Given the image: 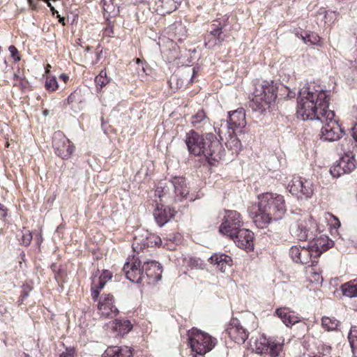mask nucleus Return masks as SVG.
Instances as JSON below:
<instances>
[{"instance_id":"obj_1","label":"nucleus","mask_w":357,"mask_h":357,"mask_svg":"<svg viewBox=\"0 0 357 357\" xmlns=\"http://www.w3.org/2000/svg\"><path fill=\"white\" fill-rule=\"evenodd\" d=\"M330 91L316 89L312 84L304 86L299 91L297 98L296 114L303 121L317 120L324 125L321 129L320 138L324 142L340 139L343 129L335 118V112L328 109Z\"/></svg>"},{"instance_id":"obj_2","label":"nucleus","mask_w":357,"mask_h":357,"mask_svg":"<svg viewBox=\"0 0 357 357\" xmlns=\"http://www.w3.org/2000/svg\"><path fill=\"white\" fill-rule=\"evenodd\" d=\"M185 142L190 154L204 156L211 165L219 161L225 155L222 144L211 132L199 135L191 130L186 134Z\"/></svg>"},{"instance_id":"obj_3","label":"nucleus","mask_w":357,"mask_h":357,"mask_svg":"<svg viewBox=\"0 0 357 357\" xmlns=\"http://www.w3.org/2000/svg\"><path fill=\"white\" fill-rule=\"evenodd\" d=\"M258 210L253 216V222L259 228L266 227L271 222L281 220L287 208L284 197L272 192L258 195Z\"/></svg>"},{"instance_id":"obj_4","label":"nucleus","mask_w":357,"mask_h":357,"mask_svg":"<svg viewBox=\"0 0 357 357\" xmlns=\"http://www.w3.org/2000/svg\"><path fill=\"white\" fill-rule=\"evenodd\" d=\"M255 86L250 107L255 112L263 114L277 98V87L273 81L266 80L257 81Z\"/></svg>"},{"instance_id":"obj_5","label":"nucleus","mask_w":357,"mask_h":357,"mask_svg":"<svg viewBox=\"0 0 357 357\" xmlns=\"http://www.w3.org/2000/svg\"><path fill=\"white\" fill-rule=\"evenodd\" d=\"M155 194L160 198L168 195L175 201H181L189 194V190L183 177H174L165 183H161L157 187Z\"/></svg>"},{"instance_id":"obj_6","label":"nucleus","mask_w":357,"mask_h":357,"mask_svg":"<svg viewBox=\"0 0 357 357\" xmlns=\"http://www.w3.org/2000/svg\"><path fill=\"white\" fill-rule=\"evenodd\" d=\"M318 226L315 220L308 214L302 215L296 223L292 225L290 232L298 241H305L317 235Z\"/></svg>"},{"instance_id":"obj_7","label":"nucleus","mask_w":357,"mask_h":357,"mask_svg":"<svg viewBox=\"0 0 357 357\" xmlns=\"http://www.w3.org/2000/svg\"><path fill=\"white\" fill-rule=\"evenodd\" d=\"M188 335L192 351L201 356L212 350L217 343L215 338L197 328L189 331Z\"/></svg>"},{"instance_id":"obj_8","label":"nucleus","mask_w":357,"mask_h":357,"mask_svg":"<svg viewBox=\"0 0 357 357\" xmlns=\"http://www.w3.org/2000/svg\"><path fill=\"white\" fill-rule=\"evenodd\" d=\"M250 347L257 354L277 357L282 350L283 340L267 339L262 335L256 337H252L250 340Z\"/></svg>"},{"instance_id":"obj_9","label":"nucleus","mask_w":357,"mask_h":357,"mask_svg":"<svg viewBox=\"0 0 357 357\" xmlns=\"http://www.w3.org/2000/svg\"><path fill=\"white\" fill-rule=\"evenodd\" d=\"M243 225L241 214L236 211H227L219 231L229 238H234Z\"/></svg>"},{"instance_id":"obj_10","label":"nucleus","mask_w":357,"mask_h":357,"mask_svg":"<svg viewBox=\"0 0 357 357\" xmlns=\"http://www.w3.org/2000/svg\"><path fill=\"white\" fill-rule=\"evenodd\" d=\"M142 262L136 255L129 256L125 263L123 271L126 278L135 283H142L145 280Z\"/></svg>"},{"instance_id":"obj_11","label":"nucleus","mask_w":357,"mask_h":357,"mask_svg":"<svg viewBox=\"0 0 357 357\" xmlns=\"http://www.w3.org/2000/svg\"><path fill=\"white\" fill-rule=\"evenodd\" d=\"M288 187L289 192L301 199L310 198L314 192L312 181L301 177H294Z\"/></svg>"},{"instance_id":"obj_12","label":"nucleus","mask_w":357,"mask_h":357,"mask_svg":"<svg viewBox=\"0 0 357 357\" xmlns=\"http://www.w3.org/2000/svg\"><path fill=\"white\" fill-rule=\"evenodd\" d=\"M52 146L55 153L63 160L69 158L75 151L74 145L60 131L54 134Z\"/></svg>"},{"instance_id":"obj_13","label":"nucleus","mask_w":357,"mask_h":357,"mask_svg":"<svg viewBox=\"0 0 357 357\" xmlns=\"http://www.w3.org/2000/svg\"><path fill=\"white\" fill-rule=\"evenodd\" d=\"M247 124L245 119V109L242 107L228 112V119L225 123V127L228 130L235 132L237 129L243 128Z\"/></svg>"},{"instance_id":"obj_14","label":"nucleus","mask_w":357,"mask_h":357,"mask_svg":"<svg viewBox=\"0 0 357 357\" xmlns=\"http://www.w3.org/2000/svg\"><path fill=\"white\" fill-rule=\"evenodd\" d=\"M225 333L234 342L243 344L248 337V332L240 324L237 319H231Z\"/></svg>"},{"instance_id":"obj_15","label":"nucleus","mask_w":357,"mask_h":357,"mask_svg":"<svg viewBox=\"0 0 357 357\" xmlns=\"http://www.w3.org/2000/svg\"><path fill=\"white\" fill-rule=\"evenodd\" d=\"M356 168V160L353 155H346L343 156L337 165L330 169L331 174L335 178L340 177L344 174H349Z\"/></svg>"},{"instance_id":"obj_16","label":"nucleus","mask_w":357,"mask_h":357,"mask_svg":"<svg viewBox=\"0 0 357 357\" xmlns=\"http://www.w3.org/2000/svg\"><path fill=\"white\" fill-rule=\"evenodd\" d=\"M143 272L145 275L144 282L151 284L159 281L162 278V267L156 261L151 260L144 262Z\"/></svg>"},{"instance_id":"obj_17","label":"nucleus","mask_w":357,"mask_h":357,"mask_svg":"<svg viewBox=\"0 0 357 357\" xmlns=\"http://www.w3.org/2000/svg\"><path fill=\"white\" fill-rule=\"evenodd\" d=\"M308 246L314 253V258L319 257L324 252L333 246V241L325 235L313 236L308 240Z\"/></svg>"},{"instance_id":"obj_18","label":"nucleus","mask_w":357,"mask_h":357,"mask_svg":"<svg viewBox=\"0 0 357 357\" xmlns=\"http://www.w3.org/2000/svg\"><path fill=\"white\" fill-rule=\"evenodd\" d=\"M235 244L241 249L247 252L254 248V234L249 229H242L238 231L234 238H231Z\"/></svg>"},{"instance_id":"obj_19","label":"nucleus","mask_w":357,"mask_h":357,"mask_svg":"<svg viewBox=\"0 0 357 357\" xmlns=\"http://www.w3.org/2000/svg\"><path fill=\"white\" fill-rule=\"evenodd\" d=\"M98 310L101 316L105 318L115 317L119 310L114 305L113 296L108 294L102 298L98 304Z\"/></svg>"},{"instance_id":"obj_20","label":"nucleus","mask_w":357,"mask_h":357,"mask_svg":"<svg viewBox=\"0 0 357 357\" xmlns=\"http://www.w3.org/2000/svg\"><path fill=\"white\" fill-rule=\"evenodd\" d=\"M222 29L220 23L212 24L211 29L205 37L204 44L206 47L210 49L219 45L225 40V36H222Z\"/></svg>"},{"instance_id":"obj_21","label":"nucleus","mask_w":357,"mask_h":357,"mask_svg":"<svg viewBox=\"0 0 357 357\" xmlns=\"http://www.w3.org/2000/svg\"><path fill=\"white\" fill-rule=\"evenodd\" d=\"M275 313L288 328H291L301 321L298 314L289 307H283L278 308Z\"/></svg>"},{"instance_id":"obj_22","label":"nucleus","mask_w":357,"mask_h":357,"mask_svg":"<svg viewBox=\"0 0 357 357\" xmlns=\"http://www.w3.org/2000/svg\"><path fill=\"white\" fill-rule=\"evenodd\" d=\"M191 125L195 129L208 131L213 128L212 124L203 109L199 110L191 116Z\"/></svg>"},{"instance_id":"obj_23","label":"nucleus","mask_w":357,"mask_h":357,"mask_svg":"<svg viewBox=\"0 0 357 357\" xmlns=\"http://www.w3.org/2000/svg\"><path fill=\"white\" fill-rule=\"evenodd\" d=\"M175 211L172 210L168 206H157L154 213L153 216L157 224L160 227H162L165 225L171 218L174 216Z\"/></svg>"},{"instance_id":"obj_24","label":"nucleus","mask_w":357,"mask_h":357,"mask_svg":"<svg viewBox=\"0 0 357 357\" xmlns=\"http://www.w3.org/2000/svg\"><path fill=\"white\" fill-rule=\"evenodd\" d=\"M210 262L216 266L217 268H218L221 272H225L227 266H231V257L222 254V253H216L213 255L209 257Z\"/></svg>"},{"instance_id":"obj_25","label":"nucleus","mask_w":357,"mask_h":357,"mask_svg":"<svg viewBox=\"0 0 357 357\" xmlns=\"http://www.w3.org/2000/svg\"><path fill=\"white\" fill-rule=\"evenodd\" d=\"M132 351L128 347H109L103 354V357H132Z\"/></svg>"},{"instance_id":"obj_26","label":"nucleus","mask_w":357,"mask_h":357,"mask_svg":"<svg viewBox=\"0 0 357 357\" xmlns=\"http://www.w3.org/2000/svg\"><path fill=\"white\" fill-rule=\"evenodd\" d=\"M169 32L178 39L179 42H182L187 35V29L185 24L181 22H176L169 26Z\"/></svg>"},{"instance_id":"obj_27","label":"nucleus","mask_w":357,"mask_h":357,"mask_svg":"<svg viewBox=\"0 0 357 357\" xmlns=\"http://www.w3.org/2000/svg\"><path fill=\"white\" fill-rule=\"evenodd\" d=\"M229 139H227L225 145L227 148L231 151L232 154H238L241 150V143L234 132L228 130Z\"/></svg>"},{"instance_id":"obj_28","label":"nucleus","mask_w":357,"mask_h":357,"mask_svg":"<svg viewBox=\"0 0 357 357\" xmlns=\"http://www.w3.org/2000/svg\"><path fill=\"white\" fill-rule=\"evenodd\" d=\"M314 258V253L311 251V249L307 245V248L303 247L302 252L301 254V257L298 258L297 263H301L302 264H308V266H314L317 263V261Z\"/></svg>"},{"instance_id":"obj_29","label":"nucleus","mask_w":357,"mask_h":357,"mask_svg":"<svg viewBox=\"0 0 357 357\" xmlns=\"http://www.w3.org/2000/svg\"><path fill=\"white\" fill-rule=\"evenodd\" d=\"M157 4L158 10L161 15L171 13L177 8V3L174 0H159Z\"/></svg>"},{"instance_id":"obj_30","label":"nucleus","mask_w":357,"mask_h":357,"mask_svg":"<svg viewBox=\"0 0 357 357\" xmlns=\"http://www.w3.org/2000/svg\"><path fill=\"white\" fill-rule=\"evenodd\" d=\"M344 296L349 298L357 297V282L350 281L341 286Z\"/></svg>"},{"instance_id":"obj_31","label":"nucleus","mask_w":357,"mask_h":357,"mask_svg":"<svg viewBox=\"0 0 357 357\" xmlns=\"http://www.w3.org/2000/svg\"><path fill=\"white\" fill-rule=\"evenodd\" d=\"M130 66L135 68L137 76L140 78H144L149 74V68L140 59H137L135 63L130 64Z\"/></svg>"},{"instance_id":"obj_32","label":"nucleus","mask_w":357,"mask_h":357,"mask_svg":"<svg viewBox=\"0 0 357 357\" xmlns=\"http://www.w3.org/2000/svg\"><path fill=\"white\" fill-rule=\"evenodd\" d=\"M339 323V321L334 317H324L321 319L322 326L327 331L336 330Z\"/></svg>"},{"instance_id":"obj_33","label":"nucleus","mask_w":357,"mask_h":357,"mask_svg":"<svg viewBox=\"0 0 357 357\" xmlns=\"http://www.w3.org/2000/svg\"><path fill=\"white\" fill-rule=\"evenodd\" d=\"M116 328L121 334L128 333L132 328V325L129 320H116Z\"/></svg>"},{"instance_id":"obj_34","label":"nucleus","mask_w":357,"mask_h":357,"mask_svg":"<svg viewBox=\"0 0 357 357\" xmlns=\"http://www.w3.org/2000/svg\"><path fill=\"white\" fill-rule=\"evenodd\" d=\"M111 79L107 77V73L105 70H102L100 73L96 77L95 82L97 86L102 88L109 83Z\"/></svg>"},{"instance_id":"obj_35","label":"nucleus","mask_w":357,"mask_h":357,"mask_svg":"<svg viewBox=\"0 0 357 357\" xmlns=\"http://www.w3.org/2000/svg\"><path fill=\"white\" fill-rule=\"evenodd\" d=\"M348 339L352 350L357 351V326L351 327Z\"/></svg>"},{"instance_id":"obj_36","label":"nucleus","mask_w":357,"mask_h":357,"mask_svg":"<svg viewBox=\"0 0 357 357\" xmlns=\"http://www.w3.org/2000/svg\"><path fill=\"white\" fill-rule=\"evenodd\" d=\"M21 234L22 236L20 240V243L24 246H28L31 243L33 238L32 233L29 230L24 228L21 231Z\"/></svg>"},{"instance_id":"obj_37","label":"nucleus","mask_w":357,"mask_h":357,"mask_svg":"<svg viewBox=\"0 0 357 357\" xmlns=\"http://www.w3.org/2000/svg\"><path fill=\"white\" fill-rule=\"evenodd\" d=\"M303 42L306 44L316 45L319 42V37L315 33H305V36H302Z\"/></svg>"},{"instance_id":"obj_38","label":"nucleus","mask_w":357,"mask_h":357,"mask_svg":"<svg viewBox=\"0 0 357 357\" xmlns=\"http://www.w3.org/2000/svg\"><path fill=\"white\" fill-rule=\"evenodd\" d=\"M188 265L192 268L204 269V262L199 258L190 257L188 261Z\"/></svg>"},{"instance_id":"obj_39","label":"nucleus","mask_w":357,"mask_h":357,"mask_svg":"<svg viewBox=\"0 0 357 357\" xmlns=\"http://www.w3.org/2000/svg\"><path fill=\"white\" fill-rule=\"evenodd\" d=\"M303 247H298L296 245L292 246L289 250V255L292 260L295 262H298L301 254L302 252Z\"/></svg>"},{"instance_id":"obj_40","label":"nucleus","mask_w":357,"mask_h":357,"mask_svg":"<svg viewBox=\"0 0 357 357\" xmlns=\"http://www.w3.org/2000/svg\"><path fill=\"white\" fill-rule=\"evenodd\" d=\"M45 87L48 91H55L58 88L56 79L54 77H47L45 81Z\"/></svg>"},{"instance_id":"obj_41","label":"nucleus","mask_w":357,"mask_h":357,"mask_svg":"<svg viewBox=\"0 0 357 357\" xmlns=\"http://www.w3.org/2000/svg\"><path fill=\"white\" fill-rule=\"evenodd\" d=\"M105 284H106V282L102 281L100 278H98V279L94 278V279H93L91 289H97L98 290H101L104 287Z\"/></svg>"},{"instance_id":"obj_42","label":"nucleus","mask_w":357,"mask_h":357,"mask_svg":"<svg viewBox=\"0 0 357 357\" xmlns=\"http://www.w3.org/2000/svg\"><path fill=\"white\" fill-rule=\"evenodd\" d=\"M8 50L10 53L12 58L14 59L15 61H18L20 60V58L18 56L19 52L14 45H10L8 47Z\"/></svg>"},{"instance_id":"obj_43","label":"nucleus","mask_w":357,"mask_h":357,"mask_svg":"<svg viewBox=\"0 0 357 357\" xmlns=\"http://www.w3.org/2000/svg\"><path fill=\"white\" fill-rule=\"evenodd\" d=\"M98 278L107 282L112 278V273L109 271L105 270L103 271L102 274L98 277Z\"/></svg>"},{"instance_id":"obj_44","label":"nucleus","mask_w":357,"mask_h":357,"mask_svg":"<svg viewBox=\"0 0 357 357\" xmlns=\"http://www.w3.org/2000/svg\"><path fill=\"white\" fill-rule=\"evenodd\" d=\"M30 290L31 289L29 287H26L23 289L21 294V303H22L23 301L28 297Z\"/></svg>"},{"instance_id":"obj_45","label":"nucleus","mask_w":357,"mask_h":357,"mask_svg":"<svg viewBox=\"0 0 357 357\" xmlns=\"http://www.w3.org/2000/svg\"><path fill=\"white\" fill-rule=\"evenodd\" d=\"M0 215L3 218L7 216V208L4 205L1 204V203H0Z\"/></svg>"},{"instance_id":"obj_46","label":"nucleus","mask_w":357,"mask_h":357,"mask_svg":"<svg viewBox=\"0 0 357 357\" xmlns=\"http://www.w3.org/2000/svg\"><path fill=\"white\" fill-rule=\"evenodd\" d=\"M73 349H67L66 352H63L59 357H73Z\"/></svg>"},{"instance_id":"obj_47","label":"nucleus","mask_w":357,"mask_h":357,"mask_svg":"<svg viewBox=\"0 0 357 357\" xmlns=\"http://www.w3.org/2000/svg\"><path fill=\"white\" fill-rule=\"evenodd\" d=\"M351 132L354 139L357 142V123L351 128Z\"/></svg>"},{"instance_id":"obj_48","label":"nucleus","mask_w":357,"mask_h":357,"mask_svg":"<svg viewBox=\"0 0 357 357\" xmlns=\"http://www.w3.org/2000/svg\"><path fill=\"white\" fill-rule=\"evenodd\" d=\"M100 291V290H98V289H92V294H91V295H92L93 298L96 299V298L98 297V295H99Z\"/></svg>"},{"instance_id":"obj_49","label":"nucleus","mask_w":357,"mask_h":357,"mask_svg":"<svg viewBox=\"0 0 357 357\" xmlns=\"http://www.w3.org/2000/svg\"><path fill=\"white\" fill-rule=\"evenodd\" d=\"M27 1H28V3H29L30 7L31 8V9H33V10L36 9L37 5H36V2L34 1V0H27Z\"/></svg>"},{"instance_id":"obj_50","label":"nucleus","mask_w":357,"mask_h":357,"mask_svg":"<svg viewBox=\"0 0 357 357\" xmlns=\"http://www.w3.org/2000/svg\"><path fill=\"white\" fill-rule=\"evenodd\" d=\"M59 79L66 83L68 80L69 77L67 75L62 73L60 75Z\"/></svg>"},{"instance_id":"obj_51","label":"nucleus","mask_w":357,"mask_h":357,"mask_svg":"<svg viewBox=\"0 0 357 357\" xmlns=\"http://www.w3.org/2000/svg\"><path fill=\"white\" fill-rule=\"evenodd\" d=\"M197 69L195 67H194L192 68V75L191 79H190L191 82H192V79H193L194 77L195 76V75L197 74Z\"/></svg>"},{"instance_id":"obj_52","label":"nucleus","mask_w":357,"mask_h":357,"mask_svg":"<svg viewBox=\"0 0 357 357\" xmlns=\"http://www.w3.org/2000/svg\"><path fill=\"white\" fill-rule=\"evenodd\" d=\"M58 17L59 18V21L60 23H62L63 25L65 24V18L64 17H61L60 15H58Z\"/></svg>"},{"instance_id":"obj_53","label":"nucleus","mask_w":357,"mask_h":357,"mask_svg":"<svg viewBox=\"0 0 357 357\" xmlns=\"http://www.w3.org/2000/svg\"><path fill=\"white\" fill-rule=\"evenodd\" d=\"M73 94H70V95L68 96V103H70V102H73Z\"/></svg>"},{"instance_id":"obj_54","label":"nucleus","mask_w":357,"mask_h":357,"mask_svg":"<svg viewBox=\"0 0 357 357\" xmlns=\"http://www.w3.org/2000/svg\"><path fill=\"white\" fill-rule=\"evenodd\" d=\"M137 243V238H135V243H133V245H132L133 246L132 248H133V250H134L135 252L136 251V248H137L135 247V245Z\"/></svg>"},{"instance_id":"obj_55","label":"nucleus","mask_w":357,"mask_h":357,"mask_svg":"<svg viewBox=\"0 0 357 357\" xmlns=\"http://www.w3.org/2000/svg\"><path fill=\"white\" fill-rule=\"evenodd\" d=\"M314 274L315 275V278H314V280H319V274H317V273H314Z\"/></svg>"},{"instance_id":"obj_56","label":"nucleus","mask_w":357,"mask_h":357,"mask_svg":"<svg viewBox=\"0 0 357 357\" xmlns=\"http://www.w3.org/2000/svg\"><path fill=\"white\" fill-rule=\"evenodd\" d=\"M24 357H31V356L27 354H24Z\"/></svg>"}]
</instances>
